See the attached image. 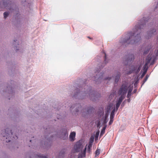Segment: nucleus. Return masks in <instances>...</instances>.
Segmentation results:
<instances>
[{"instance_id": "f03ea898", "label": "nucleus", "mask_w": 158, "mask_h": 158, "mask_svg": "<svg viewBox=\"0 0 158 158\" xmlns=\"http://www.w3.org/2000/svg\"><path fill=\"white\" fill-rule=\"evenodd\" d=\"M128 89V92H129V93H131L132 90V88L128 87L127 84L126 83L123 84L118 91V94L119 96H120V97L116 102V110H118L121 103L125 98Z\"/></svg>"}, {"instance_id": "473e14b6", "label": "nucleus", "mask_w": 158, "mask_h": 158, "mask_svg": "<svg viewBox=\"0 0 158 158\" xmlns=\"http://www.w3.org/2000/svg\"><path fill=\"white\" fill-rule=\"evenodd\" d=\"M136 69V68H135L134 69V70H135Z\"/></svg>"}, {"instance_id": "9b49d317", "label": "nucleus", "mask_w": 158, "mask_h": 158, "mask_svg": "<svg viewBox=\"0 0 158 158\" xmlns=\"http://www.w3.org/2000/svg\"><path fill=\"white\" fill-rule=\"evenodd\" d=\"M76 133L74 132H72L70 133L69 135V138L71 141H73L75 139Z\"/></svg>"}, {"instance_id": "f3484780", "label": "nucleus", "mask_w": 158, "mask_h": 158, "mask_svg": "<svg viewBox=\"0 0 158 158\" xmlns=\"http://www.w3.org/2000/svg\"><path fill=\"white\" fill-rule=\"evenodd\" d=\"M93 141V140H91L90 141L88 145H87V148H89V149L91 148Z\"/></svg>"}, {"instance_id": "a878e982", "label": "nucleus", "mask_w": 158, "mask_h": 158, "mask_svg": "<svg viewBox=\"0 0 158 158\" xmlns=\"http://www.w3.org/2000/svg\"><path fill=\"white\" fill-rule=\"evenodd\" d=\"M70 110L72 111L73 109L74 108V106H72L70 107Z\"/></svg>"}, {"instance_id": "7ed1b4c3", "label": "nucleus", "mask_w": 158, "mask_h": 158, "mask_svg": "<svg viewBox=\"0 0 158 158\" xmlns=\"http://www.w3.org/2000/svg\"><path fill=\"white\" fill-rule=\"evenodd\" d=\"M89 96L90 98V99L94 101V98L93 97L95 96V94H94L93 91H91L90 89H89L86 92V91H84L83 93L82 92H77V94L74 95V96L76 97L79 96L81 97V98H84L83 96Z\"/></svg>"}, {"instance_id": "1a4fd4ad", "label": "nucleus", "mask_w": 158, "mask_h": 158, "mask_svg": "<svg viewBox=\"0 0 158 158\" xmlns=\"http://www.w3.org/2000/svg\"><path fill=\"white\" fill-rule=\"evenodd\" d=\"M96 74V76L94 77L95 79L94 81H100L101 79L102 78V73H99V71H97Z\"/></svg>"}, {"instance_id": "4468645a", "label": "nucleus", "mask_w": 158, "mask_h": 158, "mask_svg": "<svg viewBox=\"0 0 158 158\" xmlns=\"http://www.w3.org/2000/svg\"><path fill=\"white\" fill-rule=\"evenodd\" d=\"M115 108H114V109L112 111L111 113L110 118H114V113L115 112Z\"/></svg>"}, {"instance_id": "393cba45", "label": "nucleus", "mask_w": 158, "mask_h": 158, "mask_svg": "<svg viewBox=\"0 0 158 158\" xmlns=\"http://www.w3.org/2000/svg\"><path fill=\"white\" fill-rule=\"evenodd\" d=\"M147 72V69H146L145 71H144L143 73L142 74V77H143L144 75L146 74V73Z\"/></svg>"}, {"instance_id": "412c9836", "label": "nucleus", "mask_w": 158, "mask_h": 158, "mask_svg": "<svg viewBox=\"0 0 158 158\" xmlns=\"http://www.w3.org/2000/svg\"><path fill=\"white\" fill-rule=\"evenodd\" d=\"M106 128V127H103L102 131H101V132L100 135L103 134H104V133Z\"/></svg>"}, {"instance_id": "0eeeda50", "label": "nucleus", "mask_w": 158, "mask_h": 158, "mask_svg": "<svg viewBox=\"0 0 158 158\" xmlns=\"http://www.w3.org/2000/svg\"><path fill=\"white\" fill-rule=\"evenodd\" d=\"M113 107H114L112 104H110L107 106L106 110L107 113L105 114V118L104 121V123H107L108 120L107 119V118L108 117V113H109L110 110L113 109Z\"/></svg>"}, {"instance_id": "f8f14e48", "label": "nucleus", "mask_w": 158, "mask_h": 158, "mask_svg": "<svg viewBox=\"0 0 158 158\" xmlns=\"http://www.w3.org/2000/svg\"><path fill=\"white\" fill-rule=\"evenodd\" d=\"M156 30L155 29H153L152 31H151L150 32L147 33L148 36L146 37V38L149 39L150 37L152 36V34H153L154 33L156 32Z\"/></svg>"}, {"instance_id": "4be33fe9", "label": "nucleus", "mask_w": 158, "mask_h": 158, "mask_svg": "<svg viewBox=\"0 0 158 158\" xmlns=\"http://www.w3.org/2000/svg\"><path fill=\"white\" fill-rule=\"evenodd\" d=\"M77 105L78 106V109H79V110H80L81 108V107H80V106H79L80 105ZM77 108V107H76L75 112H79V109H78Z\"/></svg>"}, {"instance_id": "c756f323", "label": "nucleus", "mask_w": 158, "mask_h": 158, "mask_svg": "<svg viewBox=\"0 0 158 158\" xmlns=\"http://www.w3.org/2000/svg\"><path fill=\"white\" fill-rule=\"evenodd\" d=\"M141 67V66H139V68H138V70H137V72H139V70L140 69Z\"/></svg>"}, {"instance_id": "f257e3e1", "label": "nucleus", "mask_w": 158, "mask_h": 158, "mask_svg": "<svg viewBox=\"0 0 158 158\" xmlns=\"http://www.w3.org/2000/svg\"><path fill=\"white\" fill-rule=\"evenodd\" d=\"M142 21L139 26H136L133 29L132 32L128 33L127 36L124 38H122L120 43L122 45H126V44H136L141 40L140 35L143 30L145 23H143Z\"/></svg>"}, {"instance_id": "72a5a7b5", "label": "nucleus", "mask_w": 158, "mask_h": 158, "mask_svg": "<svg viewBox=\"0 0 158 158\" xmlns=\"http://www.w3.org/2000/svg\"><path fill=\"white\" fill-rule=\"evenodd\" d=\"M15 137H16V138H17V136H15Z\"/></svg>"}, {"instance_id": "9d476101", "label": "nucleus", "mask_w": 158, "mask_h": 158, "mask_svg": "<svg viewBox=\"0 0 158 158\" xmlns=\"http://www.w3.org/2000/svg\"><path fill=\"white\" fill-rule=\"evenodd\" d=\"M87 146V145H86L83 151L79 154L78 158H82L85 156Z\"/></svg>"}, {"instance_id": "c85d7f7f", "label": "nucleus", "mask_w": 158, "mask_h": 158, "mask_svg": "<svg viewBox=\"0 0 158 158\" xmlns=\"http://www.w3.org/2000/svg\"><path fill=\"white\" fill-rule=\"evenodd\" d=\"M131 95V93H129V92L128 93V94L127 95V98H129V97Z\"/></svg>"}, {"instance_id": "bb28decb", "label": "nucleus", "mask_w": 158, "mask_h": 158, "mask_svg": "<svg viewBox=\"0 0 158 158\" xmlns=\"http://www.w3.org/2000/svg\"><path fill=\"white\" fill-rule=\"evenodd\" d=\"M91 148H87V152H89V153H90V152H91Z\"/></svg>"}, {"instance_id": "aec40b11", "label": "nucleus", "mask_w": 158, "mask_h": 158, "mask_svg": "<svg viewBox=\"0 0 158 158\" xmlns=\"http://www.w3.org/2000/svg\"><path fill=\"white\" fill-rule=\"evenodd\" d=\"M9 15V13L7 12H5L3 14L4 18L6 19Z\"/></svg>"}, {"instance_id": "39448f33", "label": "nucleus", "mask_w": 158, "mask_h": 158, "mask_svg": "<svg viewBox=\"0 0 158 158\" xmlns=\"http://www.w3.org/2000/svg\"><path fill=\"white\" fill-rule=\"evenodd\" d=\"M10 3V1L9 0H3L0 2V6L2 8H6L7 9L9 10L12 12L11 8L8 7L11 6Z\"/></svg>"}, {"instance_id": "cd10ccee", "label": "nucleus", "mask_w": 158, "mask_h": 158, "mask_svg": "<svg viewBox=\"0 0 158 158\" xmlns=\"http://www.w3.org/2000/svg\"><path fill=\"white\" fill-rule=\"evenodd\" d=\"M111 79V77H106V78L105 79L106 80H110Z\"/></svg>"}, {"instance_id": "6e6552de", "label": "nucleus", "mask_w": 158, "mask_h": 158, "mask_svg": "<svg viewBox=\"0 0 158 158\" xmlns=\"http://www.w3.org/2000/svg\"><path fill=\"white\" fill-rule=\"evenodd\" d=\"M152 59L153 60H154V59L153 56H150V54H149L146 58V62L143 67V70H144V71H145L146 69H147V68H146V66L150 62V61Z\"/></svg>"}, {"instance_id": "dca6fc26", "label": "nucleus", "mask_w": 158, "mask_h": 158, "mask_svg": "<svg viewBox=\"0 0 158 158\" xmlns=\"http://www.w3.org/2000/svg\"><path fill=\"white\" fill-rule=\"evenodd\" d=\"M129 58L127 60L128 61L131 62L134 59V56L133 55H129Z\"/></svg>"}, {"instance_id": "b1692460", "label": "nucleus", "mask_w": 158, "mask_h": 158, "mask_svg": "<svg viewBox=\"0 0 158 158\" xmlns=\"http://www.w3.org/2000/svg\"><path fill=\"white\" fill-rule=\"evenodd\" d=\"M110 121L109 122V124L110 125H111L113 122V119L112 118H110Z\"/></svg>"}, {"instance_id": "ddd939ff", "label": "nucleus", "mask_w": 158, "mask_h": 158, "mask_svg": "<svg viewBox=\"0 0 158 158\" xmlns=\"http://www.w3.org/2000/svg\"><path fill=\"white\" fill-rule=\"evenodd\" d=\"M120 76V73L118 72L117 75L115 77V82H117L118 81Z\"/></svg>"}, {"instance_id": "5701e85b", "label": "nucleus", "mask_w": 158, "mask_h": 158, "mask_svg": "<svg viewBox=\"0 0 158 158\" xmlns=\"http://www.w3.org/2000/svg\"><path fill=\"white\" fill-rule=\"evenodd\" d=\"M64 138L63 139H65L67 137L68 135V134L67 132L66 131H65L64 132Z\"/></svg>"}, {"instance_id": "423d86ee", "label": "nucleus", "mask_w": 158, "mask_h": 158, "mask_svg": "<svg viewBox=\"0 0 158 158\" xmlns=\"http://www.w3.org/2000/svg\"><path fill=\"white\" fill-rule=\"evenodd\" d=\"M83 147L84 146L82 143V141L79 140L76 143L74 146V148L76 152H78L81 150Z\"/></svg>"}, {"instance_id": "2eb2a0df", "label": "nucleus", "mask_w": 158, "mask_h": 158, "mask_svg": "<svg viewBox=\"0 0 158 158\" xmlns=\"http://www.w3.org/2000/svg\"><path fill=\"white\" fill-rule=\"evenodd\" d=\"M35 157L37 158H47L46 156H44L40 154H37L35 156Z\"/></svg>"}, {"instance_id": "6ab92c4d", "label": "nucleus", "mask_w": 158, "mask_h": 158, "mask_svg": "<svg viewBox=\"0 0 158 158\" xmlns=\"http://www.w3.org/2000/svg\"><path fill=\"white\" fill-rule=\"evenodd\" d=\"M149 76L147 75L145 78H144V80L143 81V84L147 80L148 77H149Z\"/></svg>"}, {"instance_id": "a211bd4d", "label": "nucleus", "mask_w": 158, "mask_h": 158, "mask_svg": "<svg viewBox=\"0 0 158 158\" xmlns=\"http://www.w3.org/2000/svg\"><path fill=\"white\" fill-rule=\"evenodd\" d=\"M100 153V150L99 149H97L95 152V157H96L97 156H98Z\"/></svg>"}, {"instance_id": "2f4dec72", "label": "nucleus", "mask_w": 158, "mask_h": 158, "mask_svg": "<svg viewBox=\"0 0 158 158\" xmlns=\"http://www.w3.org/2000/svg\"><path fill=\"white\" fill-rule=\"evenodd\" d=\"M146 21H147V20L146 21V20H145V19L144 20V22H145H145H146Z\"/></svg>"}, {"instance_id": "7c9ffc66", "label": "nucleus", "mask_w": 158, "mask_h": 158, "mask_svg": "<svg viewBox=\"0 0 158 158\" xmlns=\"http://www.w3.org/2000/svg\"><path fill=\"white\" fill-rule=\"evenodd\" d=\"M158 6V3H157V6H156L155 8H157V6Z\"/></svg>"}, {"instance_id": "20e7f679", "label": "nucleus", "mask_w": 158, "mask_h": 158, "mask_svg": "<svg viewBox=\"0 0 158 158\" xmlns=\"http://www.w3.org/2000/svg\"><path fill=\"white\" fill-rule=\"evenodd\" d=\"M12 135L11 130L9 128H7L5 130V133H2V136L3 137V140L6 142H9L10 141V135Z\"/></svg>"}]
</instances>
